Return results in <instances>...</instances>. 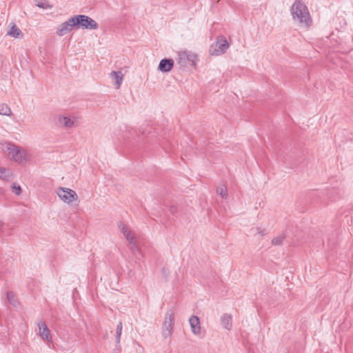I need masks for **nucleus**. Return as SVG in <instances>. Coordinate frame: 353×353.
Here are the masks:
<instances>
[{
    "label": "nucleus",
    "mask_w": 353,
    "mask_h": 353,
    "mask_svg": "<svg viewBox=\"0 0 353 353\" xmlns=\"http://www.w3.org/2000/svg\"><path fill=\"white\" fill-rule=\"evenodd\" d=\"M292 19L301 26L310 28L312 24V19L306 5L301 0L294 2L290 8Z\"/></svg>",
    "instance_id": "obj_1"
},
{
    "label": "nucleus",
    "mask_w": 353,
    "mask_h": 353,
    "mask_svg": "<svg viewBox=\"0 0 353 353\" xmlns=\"http://www.w3.org/2000/svg\"><path fill=\"white\" fill-rule=\"evenodd\" d=\"M3 150L8 159L19 164H23L30 159V155L26 148L11 143H6Z\"/></svg>",
    "instance_id": "obj_2"
},
{
    "label": "nucleus",
    "mask_w": 353,
    "mask_h": 353,
    "mask_svg": "<svg viewBox=\"0 0 353 353\" xmlns=\"http://www.w3.org/2000/svg\"><path fill=\"white\" fill-rule=\"evenodd\" d=\"M197 60V55L189 50H181L177 52L176 62L181 67L194 65Z\"/></svg>",
    "instance_id": "obj_3"
},
{
    "label": "nucleus",
    "mask_w": 353,
    "mask_h": 353,
    "mask_svg": "<svg viewBox=\"0 0 353 353\" xmlns=\"http://www.w3.org/2000/svg\"><path fill=\"white\" fill-rule=\"evenodd\" d=\"M73 19L72 23L76 26H80L83 28L91 30H96L99 27L98 23L94 20L85 15H75L73 17Z\"/></svg>",
    "instance_id": "obj_4"
},
{
    "label": "nucleus",
    "mask_w": 353,
    "mask_h": 353,
    "mask_svg": "<svg viewBox=\"0 0 353 353\" xmlns=\"http://www.w3.org/2000/svg\"><path fill=\"white\" fill-rule=\"evenodd\" d=\"M118 227L127 241L129 242L132 251L134 252L136 250H139L137 245L136 236L134 233L131 230L130 228L128 225L124 224L123 222H119L118 223Z\"/></svg>",
    "instance_id": "obj_5"
},
{
    "label": "nucleus",
    "mask_w": 353,
    "mask_h": 353,
    "mask_svg": "<svg viewBox=\"0 0 353 353\" xmlns=\"http://www.w3.org/2000/svg\"><path fill=\"white\" fill-rule=\"evenodd\" d=\"M57 194L63 202L68 204H71L79 199L77 194L74 190L67 188H59Z\"/></svg>",
    "instance_id": "obj_6"
},
{
    "label": "nucleus",
    "mask_w": 353,
    "mask_h": 353,
    "mask_svg": "<svg viewBox=\"0 0 353 353\" xmlns=\"http://www.w3.org/2000/svg\"><path fill=\"white\" fill-rule=\"evenodd\" d=\"M229 48V43L225 38L219 39L212 44L210 49V53L212 56H219L224 54Z\"/></svg>",
    "instance_id": "obj_7"
},
{
    "label": "nucleus",
    "mask_w": 353,
    "mask_h": 353,
    "mask_svg": "<svg viewBox=\"0 0 353 353\" xmlns=\"http://www.w3.org/2000/svg\"><path fill=\"white\" fill-rule=\"evenodd\" d=\"M174 327V312L172 310H168L165 316V321L163 324V335L164 337L171 336Z\"/></svg>",
    "instance_id": "obj_8"
},
{
    "label": "nucleus",
    "mask_w": 353,
    "mask_h": 353,
    "mask_svg": "<svg viewBox=\"0 0 353 353\" xmlns=\"http://www.w3.org/2000/svg\"><path fill=\"white\" fill-rule=\"evenodd\" d=\"M57 125L59 128L70 129L73 128L76 123V118L71 115L59 114L56 117Z\"/></svg>",
    "instance_id": "obj_9"
},
{
    "label": "nucleus",
    "mask_w": 353,
    "mask_h": 353,
    "mask_svg": "<svg viewBox=\"0 0 353 353\" xmlns=\"http://www.w3.org/2000/svg\"><path fill=\"white\" fill-rule=\"evenodd\" d=\"M72 21H74L73 17L59 25L57 29V34L59 37H63L71 32L72 28L76 26L75 24H73Z\"/></svg>",
    "instance_id": "obj_10"
},
{
    "label": "nucleus",
    "mask_w": 353,
    "mask_h": 353,
    "mask_svg": "<svg viewBox=\"0 0 353 353\" xmlns=\"http://www.w3.org/2000/svg\"><path fill=\"white\" fill-rule=\"evenodd\" d=\"M189 323L192 333L195 335H199L201 332V328L199 317L194 315L190 316L189 319Z\"/></svg>",
    "instance_id": "obj_11"
},
{
    "label": "nucleus",
    "mask_w": 353,
    "mask_h": 353,
    "mask_svg": "<svg viewBox=\"0 0 353 353\" xmlns=\"http://www.w3.org/2000/svg\"><path fill=\"white\" fill-rule=\"evenodd\" d=\"M39 334L43 340L50 341V332L44 321H40L38 323Z\"/></svg>",
    "instance_id": "obj_12"
},
{
    "label": "nucleus",
    "mask_w": 353,
    "mask_h": 353,
    "mask_svg": "<svg viewBox=\"0 0 353 353\" xmlns=\"http://www.w3.org/2000/svg\"><path fill=\"white\" fill-rule=\"evenodd\" d=\"M174 61L172 59H162L158 66V70L163 72H170L173 66Z\"/></svg>",
    "instance_id": "obj_13"
},
{
    "label": "nucleus",
    "mask_w": 353,
    "mask_h": 353,
    "mask_svg": "<svg viewBox=\"0 0 353 353\" xmlns=\"http://www.w3.org/2000/svg\"><path fill=\"white\" fill-rule=\"evenodd\" d=\"M110 77L114 81L115 88H120L123 80V74L121 71H112L110 74Z\"/></svg>",
    "instance_id": "obj_14"
},
{
    "label": "nucleus",
    "mask_w": 353,
    "mask_h": 353,
    "mask_svg": "<svg viewBox=\"0 0 353 353\" xmlns=\"http://www.w3.org/2000/svg\"><path fill=\"white\" fill-rule=\"evenodd\" d=\"M222 325L228 330H231L232 328V316L229 314H224L221 317Z\"/></svg>",
    "instance_id": "obj_15"
},
{
    "label": "nucleus",
    "mask_w": 353,
    "mask_h": 353,
    "mask_svg": "<svg viewBox=\"0 0 353 353\" xmlns=\"http://www.w3.org/2000/svg\"><path fill=\"white\" fill-rule=\"evenodd\" d=\"M10 29L8 31L7 34L14 38H19L22 36V32L15 23H12L10 24Z\"/></svg>",
    "instance_id": "obj_16"
},
{
    "label": "nucleus",
    "mask_w": 353,
    "mask_h": 353,
    "mask_svg": "<svg viewBox=\"0 0 353 353\" xmlns=\"http://www.w3.org/2000/svg\"><path fill=\"white\" fill-rule=\"evenodd\" d=\"M12 114V112L10 107L6 103L0 104V115L10 117Z\"/></svg>",
    "instance_id": "obj_17"
},
{
    "label": "nucleus",
    "mask_w": 353,
    "mask_h": 353,
    "mask_svg": "<svg viewBox=\"0 0 353 353\" xmlns=\"http://www.w3.org/2000/svg\"><path fill=\"white\" fill-rule=\"evenodd\" d=\"M7 299L9 303L14 307H17L19 305V303L16 299L15 294L13 292H8L7 293Z\"/></svg>",
    "instance_id": "obj_18"
},
{
    "label": "nucleus",
    "mask_w": 353,
    "mask_h": 353,
    "mask_svg": "<svg viewBox=\"0 0 353 353\" xmlns=\"http://www.w3.org/2000/svg\"><path fill=\"white\" fill-rule=\"evenodd\" d=\"M36 6L43 9L51 8L52 6L47 0H35Z\"/></svg>",
    "instance_id": "obj_19"
},
{
    "label": "nucleus",
    "mask_w": 353,
    "mask_h": 353,
    "mask_svg": "<svg viewBox=\"0 0 353 353\" xmlns=\"http://www.w3.org/2000/svg\"><path fill=\"white\" fill-rule=\"evenodd\" d=\"M11 175L9 170L5 168H0V179L3 180H8Z\"/></svg>",
    "instance_id": "obj_20"
},
{
    "label": "nucleus",
    "mask_w": 353,
    "mask_h": 353,
    "mask_svg": "<svg viewBox=\"0 0 353 353\" xmlns=\"http://www.w3.org/2000/svg\"><path fill=\"white\" fill-rule=\"evenodd\" d=\"M216 192L219 194L223 199H227L228 197V190L224 185H221L219 186L216 189Z\"/></svg>",
    "instance_id": "obj_21"
},
{
    "label": "nucleus",
    "mask_w": 353,
    "mask_h": 353,
    "mask_svg": "<svg viewBox=\"0 0 353 353\" xmlns=\"http://www.w3.org/2000/svg\"><path fill=\"white\" fill-rule=\"evenodd\" d=\"M122 329H123L122 323L120 321L117 325V330H116V340L118 343L120 342V340H121Z\"/></svg>",
    "instance_id": "obj_22"
},
{
    "label": "nucleus",
    "mask_w": 353,
    "mask_h": 353,
    "mask_svg": "<svg viewBox=\"0 0 353 353\" xmlns=\"http://www.w3.org/2000/svg\"><path fill=\"white\" fill-rule=\"evenodd\" d=\"M284 237L283 236H279L274 238L272 241V243L274 245H279L283 243Z\"/></svg>",
    "instance_id": "obj_23"
},
{
    "label": "nucleus",
    "mask_w": 353,
    "mask_h": 353,
    "mask_svg": "<svg viewBox=\"0 0 353 353\" xmlns=\"http://www.w3.org/2000/svg\"><path fill=\"white\" fill-rule=\"evenodd\" d=\"M12 191L13 192L19 195L21 192V188L19 185H17L16 184H13L12 185Z\"/></svg>",
    "instance_id": "obj_24"
},
{
    "label": "nucleus",
    "mask_w": 353,
    "mask_h": 353,
    "mask_svg": "<svg viewBox=\"0 0 353 353\" xmlns=\"http://www.w3.org/2000/svg\"><path fill=\"white\" fill-rule=\"evenodd\" d=\"M4 193V190L0 188V194H3Z\"/></svg>",
    "instance_id": "obj_25"
},
{
    "label": "nucleus",
    "mask_w": 353,
    "mask_h": 353,
    "mask_svg": "<svg viewBox=\"0 0 353 353\" xmlns=\"http://www.w3.org/2000/svg\"><path fill=\"white\" fill-rule=\"evenodd\" d=\"M3 225V222L1 221H0V227H1Z\"/></svg>",
    "instance_id": "obj_26"
}]
</instances>
